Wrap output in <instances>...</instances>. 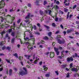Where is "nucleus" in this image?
<instances>
[{
	"mask_svg": "<svg viewBox=\"0 0 79 79\" xmlns=\"http://www.w3.org/2000/svg\"><path fill=\"white\" fill-rule=\"evenodd\" d=\"M32 16H33V15L30 13H28V15L25 17V19L26 20L25 21L27 24V27L31 28V31H32L33 28L34 30H36V29H37L36 26L34 25L33 27L32 24H30V23H31V21H32V19L31 18V17H32Z\"/></svg>",
	"mask_w": 79,
	"mask_h": 79,
	"instance_id": "nucleus-1",
	"label": "nucleus"
},
{
	"mask_svg": "<svg viewBox=\"0 0 79 79\" xmlns=\"http://www.w3.org/2000/svg\"><path fill=\"white\" fill-rule=\"evenodd\" d=\"M5 0H2L0 2V10L2 11H3L4 10V6H5V3L4 2Z\"/></svg>",
	"mask_w": 79,
	"mask_h": 79,
	"instance_id": "nucleus-2",
	"label": "nucleus"
},
{
	"mask_svg": "<svg viewBox=\"0 0 79 79\" xmlns=\"http://www.w3.org/2000/svg\"><path fill=\"white\" fill-rule=\"evenodd\" d=\"M23 71H21L19 72V74L21 75V76H23V75H25L27 74V69L25 67H23Z\"/></svg>",
	"mask_w": 79,
	"mask_h": 79,
	"instance_id": "nucleus-3",
	"label": "nucleus"
},
{
	"mask_svg": "<svg viewBox=\"0 0 79 79\" xmlns=\"http://www.w3.org/2000/svg\"><path fill=\"white\" fill-rule=\"evenodd\" d=\"M35 43L34 42L32 44V43H30L29 42H27L26 43V44H27V45H28L27 48L28 49H31V50H32L33 49V47L32 46H33V45Z\"/></svg>",
	"mask_w": 79,
	"mask_h": 79,
	"instance_id": "nucleus-4",
	"label": "nucleus"
},
{
	"mask_svg": "<svg viewBox=\"0 0 79 79\" xmlns=\"http://www.w3.org/2000/svg\"><path fill=\"white\" fill-rule=\"evenodd\" d=\"M46 55L48 56H49L51 58H53L55 56V53L53 52H48L46 53Z\"/></svg>",
	"mask_w": 79,
	"mask_h": 79,
	"instance_id": "nucleus-5",
	"label": "nucleus"
},
{
	"mask_svg": "<svg viewBox=\"0 0 79 79\" xmlns=\"http://www.w3.org/2000/svg\"><path fill=\"white\" fill-rule=\"evenodd\" d=\"M13 25L14 26H11V29L12 28H12L11 29H9V30L7 31H8L9 32H10L11 31L12 29H13V30H15V27L16 26V25H15V23H13Z\"/></svg>",
	"mask_w": 79,
	"mask_h": 79,
	"instance_id": "nucleus-6",
	"label": "nucleus"
},
{
	"mask_svg": "<svg viewBox=\"0 0 79 79\" xmlns=\"http://www.w3.org/2000/svg\"><path fill=\"white\" fill-rule=\"evenodd\" d=\"M67 60L68 62H69V61H73V58L71 57H68L67 58Z\"/></svg>",
	"mask_w": 79,
	"mask_h": 79,
	"instance_id": "nucleus-7",
	"label": "nucleus"
},
{
	"mask_svg": "<svg viewBox=\"0 0 79 79\" xmlns=\"http://www.w3.org/2000/svg\"><path fill=\"white\" fill-rule=\"evenodd\" d=\"M45 13L47 15H48V13L49 15H51V13H52V11L50 10H45Z\"/></svg>",
	"mask_w": 79,
	"mask_h": 79,
	"instance_id": "nucleus-8",
	"label": "nucleus"
},
{
	"mask_svg": "<svg viewBox=\"0 0 79 79\" xmlns=\"http://www.w3.org/2000/svg\"><path fill=\"white\" fill-rule=\"evenodd\" d=\"M58 41L59 44H63L64 43V40H63V41H62L58 39Z\"/></svg>",
	"mask_w": 79,
	"mask_h": 79,
	"instance_id": "nucleus-9",
	"label": "nucleus"
},
{
	"mask_svg": "<svg viewBox=\"0 0 79 79\" xmlns=\"http://www.w3.org/2000/svg\"><path fill=\"white\" fill-rule=\"evenodd\" d=\"M78 68V69H79V67H77L76 68H73L71 70L72 71H77V68Z\"/></svg>",
	"mask_w": 79,
	"mask_h": 79,
	"instance_id": "nucleus-10",
	"label": "nucleus"
},
{
	"mask_svg": "<svg viewBox=\"0 0 79 79\" xmlns=\"http://www.w3.org/2000/svg\"><path fill=\"white\" fill-rule=\"evenodd\" d=\"M11 22H9V23H10V24H11L12 23H13V22L14 21V20L15 19V17H11Z\"/></svg>",
	"mask_w": 79,
	"mask_h": 79,
	"instance_id": "nucleus-11",
	"label": "nucleus"
},
{
	"mask_svg": "<svg viewBox=\"0 0 79 79\" xmlns=\"http://www.w3.org/2000/svg\"><path fill=\"white\" fill-rule=\"evenodd\" d=\"M36 60L34 62V64H37V63L38 61V60H39V58H38L37 59V57H36Z\"/></svg>",
	"mask_w": 79,
	"mask_h": 79,
	"instance_id": "nucleus-12",
	"label": "nucleus"
},
{
	"mask_svg": "<svg viewBox=\"0 0 79 79\" xmlns=\"http://www.w3.org/2000/svg\"><path fill=\"white\" fill-rule=\"evenodd\" d=\"M62 68L63 69H65L66 67V64H62L61 65Z\"/></svg>",
	"mask_w": 79,
	"mask_h": 79,
	"instance_id": "nucleus-13",
	"label": "nucleus"
},
{
	"mask_svg": "<svg viewBox=\"0 0 79 79\" xmlns=\"http://www.w3.org/2000/svg\"><path fill=\"white\" fill-rule=\"evenodd\" d=\"M72 32V30L71 29H69L67 31V33L68 34H69V33H71Z\"/></svg>",
	"mask_w": 79,
	"mask_h": 79,
	"instance_id": "nucleus-14",
	"label": "nucleus"
},
{
	"mask_svg": "<svg viewBox=\"0 0 79 79\" xmlns=\"http://www.w3.org/2000/svg\"><path fill=\"white\" fill-rule=\"evenodd\" d=\"M25 56L26 58L28 59H29V58L31 57V56L27 55H25Z\"/></svg>",
	"mask_w": 79,
	"mask_h": 79,
	"instance_id": "nucleus-15",
	"label": "nucleus"
},
{
	"mask_svg": "<svg viewBox=\"0 0 79 79\" xmlns=\"http://www.w3.org/2000/svg\"><path fill=\"white\" fill-rule=\"evenodd\" d=\"M22 26L23 27H26V25H25V24H23L22 23H21L20 24V26Z\"/></svg>",
	"mask_w": 79,
	"mask_h": 79,
	"instance_id": "nucleus-16",
	"label": "nucleus"
},
{
	"mask_svg": "<svg viewBox=\"0 0 79 79\" xmlns=\"http://www.w3.org/2000/svg\"><path fill=\"white\" fill-rule=\"evenodd\" d=\"M15 38H13L11 40V43H12V44H13L14 42H15Z\"/></svg>",
	"mask_w": 79,
	"mask_h": 79,
	"instance_id": "nucleus-17",
	"label": "nucleus"
},
{
	"mask_svg": "<svg viewBox=\"0 0 79 79\" xmlns=\"http://www.w3.org/2000/svg\"><path fill=\"white\" fill-rule=\"evenodd\" d=\"M72 56V57H73V58H75L76 57H77V53H75V55Z\"/></svg>",
	"mask_w": 79,
	"mask_h": 79,
	"instance_id": "nucleus-18",
	"label": "nucleus"
},
{
	"mask_svg": "<svg viewBox=\"0 0 79 79\" xmlns=\"http://www.w3.org/2000/svg\"><path fill=\"white\" fill-rule=\"evenodd\" d=\"M23 59V57L22 56H19V60H22Z\"/></svg>",
	"mask_w": 79,
	"mask_h": 79,
	"instance_id": "nucleus-19",
	"label": "nucleus"
},
{
	"mask_svg": "<svg viewBox=\"0 0 79 79\" xmlns=\"http://www.w3.org/2000/svg\"><path fill=\"white\" fill-rule=\"evenodd\" d=\"M64 11L65 13H67L68 11V9L66 8H64Z\"/></svg>",
	"mask_w": 79,
	"mask_h": 79,
	"instance_id": "nucleus-20",
	"label": "nucleus"
},
{
	"mask_svg": "<svg viewBox=\"0 0 79 79\" xmlns=\"http://www.w3.org/2000/svg\"><path fill=\"white\" fill-rule=\"evenodd\" d=\"M45 76L46 77H50V74H46L45 75Z\"/></svg>",
	"mask_w": 79,
	"mask_h": 79,
	"instance_id": "nucleus-21",
	"label": "nucleus"
},
{
	"mask_svg": "<svg viewBox=\"0 0 79 79\" xmlns=\"http://www.w3.org/2000/svg\"><path fill=\"white\" fill-rule=\"evenodd\" d=\"M1 19V22L2 23L3 22V20H4V19L2 17H0V19Z\"/></svg>",
	"mask_w": 79,
	"mask_h": 79,
	"instance_id": "nucleus-22",
	"label": "nucleus"
},
{
	"mask_svg": "<svg viewBox=\"0 0 79 79\" xmlns=\"http://www.w3.org/2000/svg\"><path fill=\"white\" fill-rule=\"evenodd\" d=\"M24 40H29V38L27 37L25 38V36H24Z\"/></svg>",
	"mask_w": 79,
	"mask_h": 79,
	"instance_id": "nucleus-23",
	"label": "nucleus"
},
{
	"mask_svg": "<svg viewBox=\"0 0 79 79\" xmlns=\"http://www.w3.org/2000/svg\"><path fill=\"white\" fill-rule=\"evenodd\" d=\"M40 13L41 15H44V13H43V11H42V10H40Z\"/></svg>",
	"mask_w": 79,
	"mask_h": 79,
	"instance_id": "nucleus-24",
	"label": "nucleus"
},
{
	"mask_svg": "<svg viewBox=\"0 0 79 79\" xmlns=\"http://www.w3.org/2000/svg\"><path fill=\"white\" fill-rule=\"evenodd\" d=\"M12 72V70L11 69H10L9 71V73L10 75L11 74V73Z\"/></svg>",
	"mask_w": 79,
	"mask_h": 79,
	"instance_id": "nucleus-25",
	"label": "nucleus"
},
{
	"mask_svg": "<svg viewBox=\"0 0 79 79\" xmlns=\"http://www.w3.org/2000/svg\"><path fill=\"white\" fill-rule=\"evenodd\" d=\"M54 50L55 51V52H58V49L57 48H54Z\"/></svg>",
	"mask_w": 79,
	"mask_h": 79,
	"instance_id": "nucleus-26",
	"label": "nucleus"
},
{
	"mask_svg": "<svg viewBox=\"0 0 79 79\" xmlns=\"http://www.w3.org/2000/svg\"><path fill=\"white\" fill-rule=\"evenodd\" d=\"M39 1H36V2H35V5H39Z\"/></svg>",
	"mask_w": 79,
	"mask_h": 79,
	"instance_id": "nucleus-27",
	"label": "nucleus"
},
{
	"mask_svg": "<svg viewBox=\"0 0 79 79\" xmlns=\"http://www.w3.org/2000/svg\"><path fill=\"white\" fill-rule=\"evenodd\" d=\"M44 26L45 27L47 28V29H49L50 28V27L48 26H47V25H44Z\"/></svg>",
	"mask_w": 79,
	"mask_h": 79,
	"instance_id": "nucleus-28",
	"label": "nucleus"
},
{
	"mask_svg": "<svg viewBox=\"0 0 79 79\" xmlns=\"http://www.w3.org/2000/svg\"><path fill=\"white\" fill-rule=\"evenodd\" d=\"M14 56H15L16 58H18V55L17 54V53H15L14 54Z\"/></svg>",
	"mask_w": 79,
	"mask_h": 79,
	"instance_id": "nucleus-29",
	"label": "nucleus"
},
{
	"mask_svg": "<svg viewBox=\"0 0 79 79\" xmlns=\"http://www.w3.org/2000/svg\"><path fill=\"white\" fill-rule=\"evenodd\" d=\"M44 40H48V37H47L45 36L44 38Z\"/></svg>",
	"mask_w": 79,
	"mask_h": 79,
	"instance_id": "nucleus-30",
	"label": "nucleus"
},
{
	"mask_svg": "<svg viewBox=\"0 0 79 79\" xmlns=\"http://www.w3.org/2000/svg\"><path fill=\"white\" fill-rule=\"evenodd\" d=\"M51 34H52V32H49L48 33V35L49 36V37H51Z\"/></svg>",
	"mask_w": 79,
	"mask_h": 79,
	"instance_id": "nucleus-31",
	"label": "nucleus"
},
{
	"mask_svg": "<svg viewBox=\"0 0 79 79\" xmlns=\"http://www.w3.org/2000/svg\"><path fill=\"white\" fill-rule=\"evenodd\" d=\"M55 3L57 5H59L60 4V2L58 1H57L56 2V1Z\"/></svg>",
	"mask_w": 79,
	"mask_h": 79,
	"instance_id": "nucleus-32",
	"label": "nucleus"
},
{
	"mask_svg": "<svg viewBox=\"0 0 79 79\" xmlns=\"http://www.w3.org/2000/svg\"><path fill=\"white\" fill-rule=\"evenodd\" d=\"M30 38H32V37H34V36L33 35H32V34H31L30 35Z\"/></svg>",
	"mask_w": 79,
	"mask_h": 79,
	"instance_id": "nucleus-33",
	"label": "nucleus"
},
{
	"mask_svg": "<svg viewBox=\"0 0 79 79\" xmlns=\"http://www.w3.org/2000/svg\"><path fill=\"white\" fill-rule=\"evenodd\" d=\"M27 6H28V7H30V8H31V4L30 3H28L27 5Z\"/></svg>",
	"mask_w": 79,
	"mask_h": 79,
	"instance_id": "nucleus-34",
	"label": "nucleus"
},
{
	"mask_svg": "<svg viewBox=\"0 0 79 79\" xmlns=\"http://www.w3.org/2000/svg\"><path fill=\"white\" fill-rule=\"evenodd\" d=\"M55 8H56V9H58V8H59V7L57 5H56L55 6Z\"/></svg>",
	"mask_w": 79,
	"mask_h": 79,
	"instance_id": "nucleus-35",
	"label": "nucleus"
},
{
	"mask_svg": "<svg viewBox=\"0 0 79 79\" xmlns=\"http://www.w3.org/2000/svg\"><path fill=\"white\" fill-rule=\"evenodd\" d=\"M2 15H4V16H6V15H5L6 13H5L4 12H2Z\"/></svg>",
	"mask_w": 79,
	"mask_h": 79,
	"instance_id": "nucleus-36",
	"label": "nucleus"
},
{
	"mask_svg": "<svg viewBox=\"0 0 79 79\" xmlns=\"http://www.w3.org/2000/svg\"><path fill=\"white\" fill-rule=\"evenodd\" d=\"M66 77H69V73H67Z\"/></svg>",
	"mask_w": 79,
	"mask_h": 79,
	"instance_id": "nucleus-37",
	"label": "nucleus"
},
{
	"mask_svg": "<svg viewBox=\"0 0 79 79\" xmlns=\"http://www.w3.org/2000/svg\"><path fill=\"white\" fill-rule=\"evenodd\" d=\"M56 52L57 55H59V53H60V52H59L58 51H56Z\"/></svg>",
	"mask_w": 79,
	"mask_h": 79,
	"instance_id": "nucleus-38",
	"label": "nucleus"
},
{
	"mask_svg": "<svg viewBox=\"0 0 79 79\" xmlns=\"http://www.w3.org/2000/svg\"><path fill=\"white\" fill-rule=\"evenodd\" d=\"M6 61L7 63H10V60H7Z\"/></svg>",
	"mask_w": 79,
	"mask_h": 79,
	"instance_id": "nucleus-39",
	"label": "nucleus"
},
{
	"mask_svg": "<svg viewBox=\"0 0 79 79\" xmlns=\"http://www.w3.org/2000/svg\"><path fill=\"white\" fill-rule=\"evenodd\" d=\"M27 32H29V33H30L31 32V31H30V30H28V32L27 31H25L24 32V34L25 35V34L26 33H27Z\"/></svg>",
	"mask_w": 79,
	"mask_h": 79,
	"instance_id": "nucleus-40",
	"label": "nucleus"
},
{
	"mask_svg": "<svg viewBox=\"0 0 79 79\" xmlns=\"http://www.w3.org/2000/svg\"><path fill=\"white\" fill-rule=\"evenodd\" d=\"M60 37H61V36H60V35H57L56 39H58V38H60Z\"/></svg>",
	"mask_w": 79,
	"mask_h": 79,
	"instance_id": "nucleus-41",
	"label": "nucleus"
},
{
	"mask_svg": "<svg viewBox=\"0 0 79 79\" xmlns=\"http://www.w3.org/2000/svg\"><path fill=\"white\" fill-rule=\"evenodd\" d=\"M47 1H44V5H45L47 4Z\"/></svg>",
	"mask_w": 79,
	"mask_h": 79,
	"instance_id": "nucleus-42",
	"label": "nucleus"
},
{
	"mask_svg": "<svg viewBox=\"0 0 79 79\" xmlns=\"http://www.w3.org/2000/svg\"><path fill=\"white\" fill-rule=\"evenodd\" d=\"M3 34H5V31H3L1 32V35H3Z\"/></svg>",
	"mask_w": 79,
	"mask_h": 79,
	"instance_id": "nucleus-43",
	"label": "nucleus"
},
{
	"mask_svg": "<svg viewBox=\"0 0 79 79\" xmlns=\"http://www.w3.org/2000/svg\"><path fill=\"white\" fill-rule=\"evenodd\" d=\"M52 26L54 27H55V23H52Z\"/></svg>",
	"mask_w": 79,
	"mask_h": 79,
	"instance_id": "nucleus-44",
	"label": "nucleus"
},
{
	"mask_svg": "<svg viewBox=\"0 0 79 79\" xmlns=\"http://www.w3.org/2000/svg\"><path fill=\"white\" fill-rule=\"evenodd\" d=\"M47 69H48V68H47V67H46V68H45L44 69V71H47Z\"/></svg>",
	"mask_w": 79,
	"mask_h": 79,
	"instance_id": "nucleus-45",
	"label": "nucleus"
},
{
	"mask_svg": "<svg viewBox=\"0 0 79 79\" xmlns=\"http://www.w3.org/2000/svg\"><path fill=\"white\" fill-rule=\"evenodd\" d=\"M76 6H77L75 5L73 7V9H74L75 8H76Z\"/></svg>",
	"mask_w": 79,
	"mask_h": 79,
	"instance_id": "nucleus-46",
	"label": "nucleus"
},
{
	"mask_svg": "<svg viewBox=\"0 0 79 79\" xmlns=\"http://www.w3.org/2000/svg\"><path fill=\"white\" fill-rule=\"evenodd\" d=\"M11 35H12V36H14V35H15V32H13L12 33Z\"/></svg>",
	"mask_w": 79,
	"mask_h": 79,
	"instance_id": "nucleus-47",
	"label": "nucleus"
},
{
	"mask_svg": "<svg viewBox=\"0 0 79 79\" xmlns=\"http://www.w3.org/2000/svg\"><path fill=\"white\" fill-rule=\"evenodd\" d=\"M41 44H44V43H45V41L43 40H42L41 41Z\"/></svg>",
	"mask_w": 79,
	"mask_h": 79,
	"instance_id": "nucleus-48",
	"label": "nucleus"
},
{
	"mask_svg": "<svg viewBox=\"0 0 79 79\" xmlns=\"http://www.w3.org/2000/svg\"><path fill=\"white\" fill-rule=\"evenodd\" d=\"M60 27H61L62 29H64V28H63V26L62 24H61L60 25Z\"/></svg>",
	"mask_w": 79,
	"mask_h": 79,
	"instance_id": "nucleus-49",
	"label": "nucleus"
},
{
	"mask_svg": "<svg viewBox=\"0 0 79 79\" xmlns=\"http://www.w3.org/2000/svg\"><path fill=\"white\" fill-rule=\"evenodd\" d=\"M58 18H56L55 19V20L56 21H58Z\"/></svg>",
	"mask_w": 79,
	"mask_h": 79,
	"instance_id": "nucleus-50",
	"label": "nucleus"
},
{
	"mask_svg": "<svg viewBox=\"0 0 79 79\" xmlns=\"http://www.w3.org/2000/svg\"><path fill=\"white\" fill-rule=\"evenodd\" d=\"M37 25L39 27H40V23H37Z\"/></svg>",
	"mask_w": 79,
	"mask_h": 79,
	"instance_id": "nucleus-51",
	"label": "nucleus"
},
{
	"mask_svg": "<svg viewBox=\"0 0 79 79\" xmlns=\"http://www.w3.org/2000/svg\"><path fill=\"white\" fill-rule=\"evenodd\" d=\"M58 58H60V59H62V57L60 56H58Z\"/></svg>",
	"mask_w": 79,
	"mask_h": 79,
	"instance_id": "nucleus-52",
	"label": "nucleus"
},
{
	"mask_svg": "<svg viewBox=\"0 0 79 79\" xmlns=\"http://www.w3.org/2000/svg\"><path fill=\"white\" fill-rule=\"evenodd\" d=\"M6 48H7V50H10V49L11 48L9 47H8Z\"/></svg>",
	"mask_w": 79,
	"mask_h": 79,
	"instance_id": "nucleus-53",
	"label": "nucleus"
},
{
	"mask_svg": "<svg viewBox=\"0 0 79 79\" xmlns=\"http://www.w3.org/2000/svg\"><path fill=\"white\" fill-rule=\"evenodd\" d=\"M65 5H66V6H69V3H68V4L66 3Z\"/></svg>",
	"mask_w": 79,
	"mask_h": 79,
	"instance_id": "nucleus-54",
	"label": "nucleus"
},
{
	"mask_svg": "<svg viewBox=\"0 0 79 79\" xmlns=\"http://www.w3.org/2000/svg\"><path fill=\"white\" fill-rule=\"evenodd\" d=\"M70 66L71 67V68H72V66H73V63H71L70 64Z\"/></svg>",
	"mask_w": 79,
	"mask_h": 79,
	"instance_id": "nucleus-55",
	"label": "nucleus"
},
{
	"mask_svg": "<svg viewBox=\"0 0 79 79\" xmlns=\"http://www.w3.org/2000/svg\"><path fill=\"white\" fill-rule=\"evenodd\" d=\"M40 48H43V46L42 45H40Z\"/></svg>",
	"mask_w": 79,
	"mask_h": 79,
	"instance_id": "nucleus-56",
	"label": "nucleus"
},
{
	"mask_svg": "<svg viewBox=\"0 0 79 79\" xmlns=\"http://www.w3.org/2000/svg\"><path fill=\"white\" fill-rule=\"evenodd\" d=\"M40 65H42V61H40Z\"/></svg>",
	"mask_w": 79,
	"mask_h": 79,
	"instance_id": "nucleus-57",
	"label": "nucleus"
},
{
	"mask_svg": "<svg viewBox=\"0 0 79 79\" xmlns=\"http://www.w3.org/2000/svg\"><path fill=\"white\" fill-rule=\"evenodd\" d=\"M51 7H53V3H52L51 5Z\"/></svg>",
	"mask_w": 79,
	"mask_h": 79,
	"instance_id": "nucleus-58",
	"label": "nucleus"
},
{
	"mask_svg": "<svg viewBox=\"0 0 79 79\" xmlns=\"http://www.w3.org/2000/svg\"><path fill=\"white\" fill-rule=\"evenodd\" d=\"M75 34L76 35H79V33L78 32H76L75 33Z\"/></svg>",
	"mask_w": 79,
	"mask_h": 79,
	"instance_id": "nucleus-59",
	"label": "nucleus"
},
{
	"mask_svg": "<svg viewBox=\"0 0 79 79\" xmlns=\"http://www.w3.org/2000/svg\"><path fill=\"white\" fill-rule=\"evenodd\" d=\"M35 34H38V35H39L40 34V33L39 32H36V33H35Z\"/></svg>",
	"mask_w": 79,
	"mask_h": 79,
	"instance_id": "nucleus-60",
	"label": "nucleus"
},
{
	"mask_svg": "<svg viewBox=\"0 0 79 79\" xmlns=\"http://www.w3.org/2000/svg\"><path fill=\"white\" fill-rule=\"evenodd\" d=\"M21 21V19H19V20H18L17 21V23H19L20 22V21Z\"/></svg>",
	"mask_w": 79,
	"mask_h": 79,
	"instance_id": "nucleus-61",
	"label": "nucleus"
},
{
	"mask_svg": "<svg viewBox=\"0 0 79 79\" xmlns=\"http://www.w3.org/2000/svg\"><path fill=\"white\" fill-rule=\"evenodd\" d=\"M55 73L57 75H58V71H56Z\"/></svg>",
	"mask_w": 79,
	"mask_h": 79,
	"instance_id": "nucleus-62",
	"label": "nucleus"
},
{
	"mask_svg": "<svg viewBox=\"0 0 79 79\" xmlns=\"http://www.w3.org/2000/svg\"><path fill=\"white\" fill-rule=\"evenodd\" d=\"M76 24H79V21H76Z\"/></svg>",
	"mask_w": 79,
	"mask_h": 79,
	"instance_id": "nucleus-63",
	"label": "nucleus"
},
{
	"mask_svg": "<svg viewBox=\"0 0 79 79\" xmlns=\"http://www.w3.org/2000/svg\"><path fill=\"white\" fill-rule=\"evenodd\" d=\"M32 40H33V41L34 42L35 41V39L34 38H32L31 39Z\"/></svg>",
	"mask_w": 79,
	"mask_h": 79,
	"instance_id": "nucleus-64",
	"label": "nucleus"
}]
</instances>
